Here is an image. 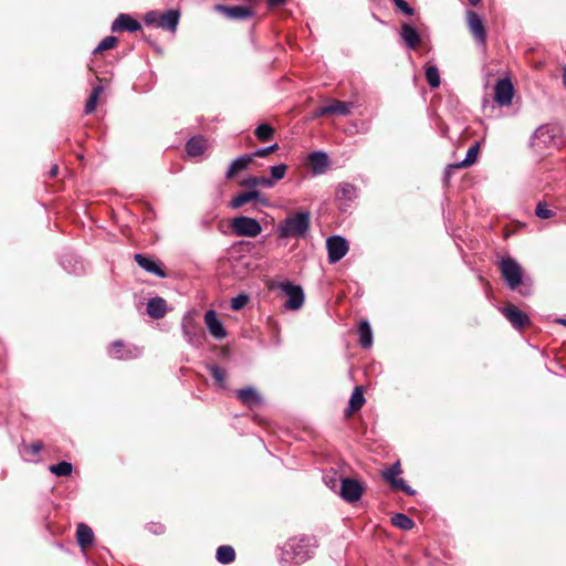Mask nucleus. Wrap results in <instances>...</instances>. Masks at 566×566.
I'll return each mask as SVG.
<instances>
[{"label":"nucleus","mask_w":566,"mask_h":566,"mask_svg":"<svg viewBox=\"0 0 566 566\" xmlns=\"http://www.w3.org/2000/svg\"><path fill=\"white\" fill-rule=\"evenodd\" d=\"M317 547L314 536H294L282 547L281 562L287 565H301L313 557Z\"/></svg>","instance_id":"1"},{"label":"nucleus","mask_w":566,"mask_h":566,"mask_svg":"<svg viewBox=\"0 0 566 566\" xmlns=\"http://www.w3.org/2000/svg\"><path fill=\"white\" fill-rule=\"evenodd\" d=\"M500 270L506 283H522V268L511 256L501 260Z\"/></svg>","instance_id":"8"},{"label":"nucleus","mask_w":566,"mask_h":566,"mask_svg":"<svg viewBox=\"0 0 566 566\" xmlns=\"http://www.w3.org/2000/svg\"><path fill=\"white\" fill-rule=\"evenodd\" d=\"M76 538L78 545L84 549L86 546L93 543L94 534L92 528L85 524H78Z\"/></svg>","instance_id":"29"},{"label":"nucleus","mask_w":566,"mask_h":566,"mask_svg":"<svg viewBox=\"0 0 566 566\" xmlns=\"http://www.w3.org/2000/svg\"><path fill=\"white\" fill-rule=\"evenodd\" d=\"M57 171H59V167H57L56 165H55V166H53V167L51 168V170H50V176H51V177L56 176Z\"/></svg>","instance_id":"52"},{"label":"nucleus","mask_w":566,"mask_h":566,"mask_svg":"<svg viewBox=\"0 0 566 566\" xmlns=\"http://www.w3.org/2000/svg\"><path fill=\"white\" fill-rule=\"evenodd\" d=\"M249 302V296L241 293L231 300V308L234 311L242 310Z\"/></svg>","instance_id":"43"},{"label":"nucleus","mask_w":566,"mask_h":566,"mask_svg":"<svg viewBox=\"0 0 566 566\" xmlns=\"http://www.w3.org/2000/svg\"><path fill=\"white\" fill-rule=\"evenodd\" d=\"M274 135V129L268 124H261L255 129V136L261 142H268Z\"/></svg>","instance_id":"41"},{"label":"nucleus","mask_w":566,"mask_h":566,"mask_svg":"<svg viewBox=\"0 0 566 566\" xmlns=\"http://www.w3.org/2000/svg\"><path fill=\"white\" fill-rule=\"evenodd\" d=\"M426 80L431 88L439 87L441 83L440 73L436 65H428L426 67Z\"/></svg>","instance_id":"37"},{"label":"nucleus","mask_w":566,"mask_h":566,"mask_svg":"<svg viewBox=\"0 0 566 566\" xmlns=\"http://www.w3.org/2000/svg\"><path fill=\"white\" fill-rule=\"evenodd\" d=\"M327 115H328V107L326 105V106H322V107L317 108L313 114V118L327 116Z\"/></svg>","instance_id":"49"},{"label":"nucleus","mask_w":566,"mask_h":566,"mask_svg":"<svg viewBox=\"0 0 566 566\" xmlns=\"http://www.w3.org/2000/svg\"><path fill=\"white\" fill-rule=\"evenodd\" d=\"M180 13L177 10H168L157 19L156 12H148L145 17L147 24H155L157 28L167 29L172 33L176 32Z\"/></svg>","instance_id":"6"},{"label":"nucleus","mask_w":566,"mask_h":566,"mask_svg":"<svg viewBox=\"0 0 566 566\" xmlns=\"http://www.w3.org/2000/svg\"><path fill=\"white\" fill-rule=\"evenodd\" d=\"M507 287L512 291V292H517L522 295H528L531 293V285H515V284H512V285H507Z\"/></svg>","instance_id":"48"},{"label":"nucleus","mask_w":566,"mask_h":566,"mask_svg":"<svg viewBox=\"0 0 566 566\" xmlns=\"http://www.w3.org/2000/svg\"><path fill=\"white\" fill-rule=\"evenodd\" d=\"M563 129L557 124H546L539 126L533 134L534 144L549 148L558 147Z\"/></svg>","instance_id":"3"},{"label":"nucleus","mask_w":566,"mask_h":566,"mask_svg":"<svg viewBox=\"0 0 566 566\" xmlns=\"http://www.w3.org/2000/svg\"><path fill=\"white\" fill-rule=\"evenodd\" d=\"M472 6H476L481 0H469Z\"/></svg>","instance_id":"54"},{"label":"nucleus","mask_w":566,"mask_h":566,"mask_svg":"<svg viewBox=\"0 0 566 566\" xmlns=\"http://www.w3.org/2000/svg\"><path fill=\"white\" fill-rule=\"evenodd\" d=\"M167 312L166 301L161 297H153L147 303V314L155 318L159 319L165 316Z\"/></svg>","instance_id":"25"},{"label":"nucleus","mask_w":566,"mask_h":566,"mask_svg":"<svg viewBox=\"0 0 566 566\" xmlns=\"http://www.w3.org/2000/svg\"><path fill=\"white\" fill-rule=\"evenodd\" d=\"M135 261L137 264L143 268L145 271L155 274L158 277H166L165 271L160 268V265L153 259L137 253L134 255Z\"/></svg>","instance_id":"20"},{"label":"nucleus","mask_w":566,"mask_h":566,"mask_svg":"<svg viewBox=\"0 0 566 566\" xmlns=\"http://www.w3.org/2000/svg\"><path fill=\"white\" fill-rule=\"evenodd\" d=\"M359 344L363 348H370L373 345V331L367 319H363L358 327Z\"/></svg>","instance_id":"27"},{"label":"nucleus","mask_w":566,"mask_h":566,"mask_svg":"<svg viewBox=\"0 0 566 566\" xmlns=\"http://www.w3.org/2000/svg\"><path fill=\"white\" fill-rule=\"evenodd\" d=\"M117 39L113 35L104 38L99 44L94 49V53H99L105 50H109L115 46Z\"/></svg>","instance_id":"42"},{"label":"nucleus","mask_w":566,"mask_h":566,"mask_svg":"<svg viewBox=\"0 0 566 566\" xmlns=\"http://www.w3.org/2000/svg\"><path fill=\"white\" fill-rule=\"evenodd\" d=\"M203 319L207 329L212 337L216 339H223L227 337V329L214 310L207 311Z\"/></svg>","instance_id":"13"},{"label":"nucleus","mask_w":566,"mask_h":566,"mask_svg":"<svg viewBox=\"0 0 566 566\" xmlns=\"http://www.w3.org/2000/svg\"><path fill=\"white\" fill-rule=\"evenodd\" d=\"M108 354L115 359H134L142 355V349L134 345H125L122 340H115L111 344Z\"/></svg>","instance_id":"10"},{"label":"nucleus","mask_w":566,"mask_h":566,"mask_svg":"<svg viewBox=\"0 0 566 566\" xmlns=\"http://www.w3.org/2000/svg\"><path fill=\"white\" fill-rule=\"evenodd\" d=\"M340 482L339 495L343 500L352 503L358 501L361 497L363 486L357 480L344 478L340 480Z\"/></svg>","instance_id":"12"},{"label":"nucleus","mask_w":566,"mask_h":566,"mask_svg":"<svg viewBox=\"0 0 566 566\" xmlns=\"http://www.w3.org/2000/svg\"><path fill=\"white\" fill-rule=\"evenodd\" d=\"M214 9L218 12L223 13L229 19L233 20H247L254 15V12L252 9H250L247 6H223V4H217Z\"/></svg>","instance_id":"15"},{"label":"nucleus","mask_w":566,"mask_h":566,"mask_svg":"<svg viewBox=\"0 0 566 566\" xmlns=\"http://www.w3.org/2000/svg\"><path fill=\"white\" fill-rule=\"evenodd\" d=\"M357 196V189L349 182H343L338 186L337 198L340 200L352 201Z\"/></svg>","instance_id":"32"},{"label":"nucleus","mask_w":566,"mask_h":566,"mask_svg":"<svg viewBox=\"0 0 566 566\" xmlns=\"http://www.w3.org/2000/svg\"><path fill=\"white\" fill-rule=\"evenodd\" d=\"M563 83L566 86V69L563 72Z\"/></svg>","instance_id":"55"},{"label":"nucleus","mask_w":566,"mask_h":566,"mask_svg":"<svg viewBox=\"0 0 566 566\" xmlns=\"http://www.w3.org/2000/svg\"><path fill=\"white\" fill-rule=\"evenodd\" d=\"M400 473V462L397 461L384 471L382 476L392 490H401L409 495H413L415 490H412L403 479L398 478Z\"/></svg>","instance_id":"7"},{"label":"nucleus","mask_w":566,"mask_h":566,"mask_svg":"<svg viewBox=\"0 0 566 566\" xmlns=\"http://www.w3.org/2000/svg\"><path fill=\"white\" fill-rule=\"evenodd\" d=\"M326 248L328 252V259L332 263L338 262L348 252V243L340 235H333L327 239Z\"/></svg>","instance_id":"11"},{"label":"nucleus","mask_w":566,"mask_h":566,"mask_svg":"<svg viewBox=\"0 0 566 566\" xmlns=\"http://www.w3.org/2000/svg\"><path fill=\"white\" fill-rule=\"evenodd\" d=\"M73 465L71 462L61 461L56 464H52L49 471L56 476H67L72 473Z\"/></svg>","instance_id":"36"},{"label":"nucleus","mask_w":566,"mask_h":566,"mask_svg":"<svg viewBox=\"0 0 566 566\" xmlns=\"http://www.w3.org/2000/svg\"><path fill=\"white\" fill-rule=\"evenodd\" d=\"M103 90L104 88L101 85H97L93 88L90 97L87 98V101L85 103V107H84L85 114H91L96 108L97 99H98L101 93L103 92Z\"/></svg>","instance_id":"38"},{"label":"nucleus","mask_w":566,"mask_h":566,"mask_svg":"<svg viewBox=\"0 0 566 566\" xmlns=\"http://www.w3.org/2000/svg\"><path fill=\"white\" fill-rule=\"evenodd\" d=\"M140 28V23L126 13H120L112 23L113 32H119L123 30L135 32L138 31Z\"/></svg>","instance_id":"18"},{"label":"nucleus","mask_w":566,"mask_h":566,"mask_svg":"<svg viewBox=\"0 0 566 566\" xmlns=\"http://www.w3.org/2000/svg\"><path fill=\"white\" fill-rule=\"evenodd\" d=\"M468 24L471 33L479 44H485L486 31L482 18L474 11H469L467 14Z\"/></svg>","instance_id":"16"},{"label":"nucleus","mask_w":566,"mask_h":566,"mask_svg":"<svg viewBox=\"0 0 566 566\" xmlns=\"http://www.w3.org/2000/svg\"><path fill=\"white\" fill-rule=\"evenodd\" d=\"M155 534H160L164 532V526L163 525H155V528L151 530Z\"/></svg>","instance_id":"51"},{"label":"nucleus","mask_w":566,"mask_h":566,"mask_svg":"<svg viewBox=\"0 0 566 566\" xmlns=\"http://www.w3.org/2000/svg\"><path fill=\"white\" fill-rule=\"evenodd\" d=\"M556 322L562 324V325H564V326H566V318H559Z\"/></svg>","instance_id":"53"},{"label":"nucleus","mask_w":566,"mask_h":566,"mask_svg":"<svg viewBox=\"0 0 566 566\" xmlns=\"http://www.w3.org/2000/svg\"><path fill=\"white\" fill-rule=\"evenodd\" d=\"M514 87L510 80L503 78L497 81L494 87V101L500 106H509L512 103Z\"/></svg>","instance_id":"14"},{"label":"nucleus","mask_w":566,"mask_h":566,"mask_svg":"<svg viewBox=\"0 0 566 566\" xmlns=\"http://www.w3.org/2000/svg\"><path fill=\"white\" fill-rule=\"evenodd\" d=\"M252 161L253 155L244 154L239 156L230 164L228 170L226 171V179H233L237 174L245 170Z\"/></svg>","instance_id":"19"},{"label":"nucleus","mask_w":566,"mask_h":566,"mask_svg":"<svg viewBox=\"0 0 566 566\" xmlns=\"http://www.w3.org/2000/svg\"><path fill=\"white\" fill-rule=\"evenodd\" d=\"M182 334L191 346L198 347L201 345L202 335L197 331L196 326L191 323L188 316H186L182 321Z\"/></svg>","instance_id":"21"},{"label":"nucleus","mask_w":566,"mask_h":566,"mask_svg":"<svg viewBox=\"0 0 566 566\" xmlns=\"http://www.w3.org/2000/svg\"><path fill=\"white\" fill-rule=\"evenodd\" d=\"M207 140L202 136L191 137L186 144V151L190 157H197L205 153Z\"/></svg>","instance_id":"26"},{"label":"nucleus","mask_w":566,"mask_h":566,"mask_svg":"<svg viewBox=\"0 0 566 566\" xmlns=\"http://www.w3.org/2000/svg\"><path fill=\"white\" fill-rule=\"evenodd\" d=\"M277 148H279V145L273 144L271 146L256 149L252 155H253V158L254 157L263 158V157H266L268 155H270L271 153L275 151Z\"/></svg>","instance_id":"46"},{"label":"nucleus","mask_w":566,"mask_h":566,"mask_svg":"<svg viewBox=\"0 0 566 566\" xmlns=\"http://www.w3.org/2000/svg\"><path fill=\"white\" fill-rule=\"evenodd\" d=\"M286 0H269V6L270 7H277V6H281L283 3H285Z\"/></svg>","instance_id":"50"},{"label":"nucleus","mask_w":566,"mask_h":566,"mask_svg":"<svg viewBox=\"0 0 566 566\" xmlns=\"http://www.w3.org/2000/svg\"><path fill=\"white\" fill-rule=\"evenodd\" d=\"M216 557H217V560L220 564H223V565L230 564L235 558L234 548L232 546H229V545L219 546L218 549H217Z\"/></svg>","instance_id":"31"},{"label":"nucleus","mask_w":566,"mask_h":566,"mask_svg":"<svg viewBox=\"0 0 566 566\" xmlns=\"http://www.w3.org/2000/svg\"><path fill=\"white\" fill-rule=\"evenodd\" d=\"M499 310L515 329H522L530 324L527 314L511 303Z\"/></svg>","instance_id":"9"},{"label":"nucleus","mask_w":566,"mask_h":566,"mask_svg":"<svg viewBox=\"0 0 566 566\" xmlns=\"http://www.w3.org/2000/svg\"><path fill=\"white\" fill-rule=\"evenodd\" d=\"M286 165L280 164L271 167V178L272 180L277 181L284 178L286 174Z\"/></svg>","instance_id":"44"},{"label":"nucleus","mask_w":566,"mask_h":566,"mask_svg":"<svg viewBox=\"0 0 566 566\" xmlns=\"http://www.w3.org/2000/svg\"><path fill=\"white\" fill-rule=\"evenodd\" d=\"M328 107V115H342L346 116L352 113V109L354 107V104L350 102H342L337 99H333L331 104L327 105Z\"/></svg>","instance_id":"28"},{"label":"nucleus","mask_w":566,"mask_h":566,"mask_svg":"<svg viewBox=\"0 0 566 566\" xmlns=\"http://www.w3.org/2000/svg\"><path fill=\"white\" fill-rule=\"evenodd\" d=\"M241 186L252 187V188L258 187V186H263L266 188H272L274 186V180H272L268 177H249L241 182Z\"/></svg>","instance_id":"35"},{"label":"nucleus","mask_w":566,"mask_h":566,"mask_svg":"<svg viewBox=\"0 0 566 566\" xmlns=\"http://www.w3.org/2000/svg\"><path fill=\"white\" fill-rule=\"evenodd\" d=\"M208 369L212 376V378L214 379L216 384L224 389L226 388V378H227V373L224 370V368L216 365V364H212V365H208Z\"/></svg>","instance_id":"33"},{"label":"nucleus","mask_w":566,"mask_h":566,"mask_svg":"<svg viewBox=\"0 0 566 566\" xmlns=\"http://www.w3.org/2000/svg\"><path fill=\"white\" fill-rule=\"evenodd\" d=\"M308 163L313 175H322L329 167V158L324 151H313L308 156Z\"/></svg>","instance_id":"17"},{"label":"nucleus","mask_w":566,"mask_h":566,"mask_svg":"<svg viewBox=\"0 0 566 566\" xmlns=\"http://www.w3.org/2000/svg\"><path fill=\"white\" fill-rule=\"evenodd\" d=\"M253 200H260L263 206H266V203H268L266 200H264L261 197V193L258 190H251V191H247V192H241L238 196H235L231 200L230 207L232 209H238V208H240V207L244 206L245 203H248L250 201H253Z\"/></svg>","instance_id":"22"},{"label":"nucleus","mask_w":566,"mask_h":566,"mask_svg":"<svg viewBox=\"0 0 566 566\" xmlns=\"http://www.w3.org/2000/svg\"><path fill=\"white\" fill-rule=\"evenodd\" d=\"M391 523L396 527L403 530V531H409L415 526L413 521L403 513H396L391 517Z\"/></svg>","instance_id":"34"},{"label":"nucleus","mask_w":566,"mask_h":566,"mask_svg":"<svg viewBox=\"0 0 566 566\" xmlns=\"http://www.w3.org/2000/svg\"><path fill=\"white\" fill-rule=\"evenodd\" d=\"M479 149V144H474L473 146H471L467 151L465 158L462 161H460L455 167L460 168L472 166L478 159Z\"/></svg>","instance_id":"39"},{"label":"nucleus","mask_w":566,"mask_h":566,"mask_svg":"<svg viewBox=\"0 0 566 566\" xmlns=\"http://www.w3.org/2000/svg\"><path fill=\"white\" fill-rule=\"evenodd\" d=\"M43 444L41 442H35L31 444H23L21 448V453L28 461H32L31 458L28 457H36L39 452L42 450Z\"/></svg>","instance_id":"40"},{"label":"nucleus","mask_w":566,"mask_h":566,"mask_svg":"<svg viewBox=\"0 0 566 566\" xmlns=\"http://www.w3.org/2000/svg\"><path fill=\"white\" fill-rule=\"evenodd\" d=\"M535 214L541 219H549L554 216L553 211L545 202H538L535 209Z\"/></svg>","instance_id":"45"},{"label":"nucleus","mask_w":566,"mask_h":566,"mask_svg":"<svg viewBox=\"0 0 566 566\" xmlns=\"http://www.w3.org/2000/svg\"><path fill=\"white\" fill-rule=\"evenodd\" d=\"M231 229L239 237L255 238L262 232L260 222L251 217L240 216L231 221Z\"/></svg>","instance_id":"4"},{"label":"nucleus","mask_w":566,"mask_h":566,"mask_svg":"<svg viewBox=\"0 0 566 566\" xmlns=\"http://www.w3.org/2000/svg\"><path fill=\"white\" fill-rule=\"evenodd\" d=\"M400 35L406 45L412 50L416 49L421 42L419 32L416 30V28L408 23H403L401 25Z\"/></svg>","instance_id":"23"},{"label":"nucleus","mask_w":566,"mask_h":566,"mask_svg":"<svg viewBox=\"0 0 566 566\" xmlns=\"http://www.w3.org/2000/svg\"><path fill=\"white\" fill-rule=\"evenodd\" d=\"M365 403L363 388L357 386L350 395L347 413L358 411Z\"/></svg>","instance_id":"30"},{"label":"nucleus","mask_w":566,"mask_h":566,"mask_svg":"<svg viewBox=\"0 0 566 566\" xmlns=\"http://www.w3.org/2000/svg\"><path fill=\"white\" fill-rule=\"evenodd\" d=\"M238 399L248 407H254L261 403L262 398L253 387L241 388L237 392Z\"/></svg>","instance_id":"24"},{"label":"nucleus","mask_w":566,"mask_h":566,"mask_svg":"<svg viewBox=\"0 0 566 566\" xmlns=\"http://www.w3.org/2000/svg\"><path fill=\"white\" fill-rule=\"evenodd\" d=\"M397 8H399L407 15L413 14V9L405 0H392Z\"/></svg>","instance_id":"47"},{"label":"nucleus","mask_w":566,"mask_h":566,"mask_svg":"<svg viewBox=\"0 0 566 566\" xmlns=\"http://www.w3.org/2000/svg\"><path fill=\"white\" fill-rule=\"evenodd\" d=\"M280 287L279 295L284 298L283 307L286 310H300L305 300L301 285H277Z\"/></svg>","instance_id":"5"},{"label":"nucleus","mask_w":566,"mask_h":566,"mask_svg":"<svg viewBox=\"0 0 566 566\" xmlns=\"http://www.w3.org/2000/svg\"><path fill=\"white\" fill-rule=\"evenodd\" d=\"M311 227V213L298 211L280 221L276 232L281 239L303 238Z\"/></svg>","instance_id":"2"}]
</instances>
